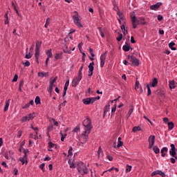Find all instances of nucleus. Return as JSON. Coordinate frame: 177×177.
Segmentation results:
<instances>
[{
    "instance_id": "obj_2",
    "label": "nucleus",
    "mask_w": 177,
    "mask_h": 177,
    "mask_svg": "<svg viewBox=\"0 0 177 177\" xmlns=\"http://www.w3.org/2000/svg\"><path fill=\"white\" fill-rule=\"evenodd\" d=\"M83 126L84 127V131H91L92 129V121L91 118H87L86 120L83 121Z\"/></svg>"
},
{
    "instance_id": "obj_55",
    "label": "nucleus",
    "mask_w": 177,
    "mask_h": 177,
    "mask_svg": "<svg viewBox=\"0 0 177 177\" xmlns=\"http://www.w3.org/2000/svg\"><path fill=\"white\" fill-rule=\"evenodd\" d=\"M89 53L91 54V56H92V57H95V54H93V49L89 48Z\"/></svg>"
},
{
    "instance_id": "obj_6",
    "label": "nucleus",
    "mask_w": 177,
    "mask_h": 177,
    "mask_svg": "<svg viewBox=\"0 0 177 177\" xmlns=\"http://www.w3.org/2000/svg\"><path fill=\"white\" fill-rule=\"evenodd\" d=\"M131 22L133 24V28L135 29L138 27V24H140V20L136 18V16L131 17Z\"/></svg>"
},
{
    "instance_id": "obj_36",
    "label": "nucleus",
    "mask_w": 177,
    "mask_h": 177,
    "mask_svg": "<svg viewBox=\"0 0 177 177\" xmlns=\"http://www.w3.org/2000/svg\"><path fill=\"white\" fill-rule=\"evenodd\" d=\"M22 122H27V121H30V119L28 118V116H24V118H21Z\"/></svg>"
},
{
    "instance_id": "obj_34",
    "label": "nucleus",
    "mask_w": 177,
    "mask_h": 177,
    "mask_svg": "<svg viewBox=\"0 0 177 177\" xmlns=\"http://www.w3.org/2000/svg\"><path fill=\"white\" fill-rule=\"evenodd\" d=\"M117 110V104H115L113 107L111 109V115H113L114 113Z\"/></svg>"
},
{
    "instance_id": "obj_39",
    "label": "nucleus",
    "mask_w": 177,
    "mask_h": 177,
    "mask_svg": "<svg viewBox=\"0 0 177 177\" xmlns=\"http://www.w3.org/2000/svg\"><path fill=\"white\" fill-rule=\"evenodd\" d=\"M133 113V107H131V108L129 109V112H128V114H127L128 118H129V117H131V115H132Z\"/></svg>"
},
{
    "instance_id": "obj_60",
    "label": "nucleus",
    "mask_w": 177,
    "mask_h": 177,
    "mask_svg": "<svg viewBox=\"0 0 177 177\" xmlns=\"http://www.w3.org/2000/svg\"><path fill=\"white\" fill-rule=\"evenodd\" d=\"M131 44L136 43V41H135V38H133V36H131Z\"/></svg>"
},
{
    "instance_id": "obj_26",
    "label": "nucleus",
    "mask_w": 177,
    "mask_h": 177,
    "mask_svg": "<svg viewBox=\"0 0 177 177\" xmlns=\"http://www.w3.org/2000/svg\"><path fill=\"white\" fill-rule=\"evenodd\" d=\"M35 104H37V105L41 104V98L39 97V96H37V97H35Z\"/></svg>"
},
{
    "instance_id": "obj_8",
    "label": "nucleus",
    "mask_w": 177,
    "mask_h": 177,
    "mask_svg": "<svg viewBox=\"0 0 177 177\" xmlns=\"http://www.w3.org/2000/svg\"><path fill=\"white\" fill-rule=\"evenodd\" d=\"M82 80V76L77 75V77L74 78L72 81V86L75 88L78 84H80V82Z\"/></svg>"
},
{
    "instance_id": "obj_25",
    "label": "nucleus",
    "mask_w": 177,
    "mask_h": 177,
    "mask_svg": "<svg viewBox=\"0 0 177 177\" xmlns=\"http://www.w3.org/2000/svg\"><path fill=\"white\" fill-rule=\"evenodd\" d=\"M98 157H103V150H102V147H100L97 151Z\"/></svg>"
},
{
    "instance_id": "obj_20",
    "label": "nucleus",
    "mask_w": 177,
    "mask_h": 177,
    "mask_svg": "<svg viewBox=\"0 0 177 177\" xmlns=\"http://www.w3.org/2000/svg\"><path fill=\"white\" fill-rule=\"evenodd\" d=\"M56 81H57V77H55L54 79L52 80V78H50V85L51 86H56V85H55V82H56Z\"/></svg>"
},
{
    "instance_id": "obj_51",
    "label": "nucleus",
    "mask_w": 177,
    "mask_h": 177,
    "mask_svg": "<svg viewBox=\"0 0 177 177\" xmlns=\"http://www.w3.org/2000/svg\"><path fill=\"white\" fill-rule=\"evenodd\" d=\"M64 53H71V50H68V47L66 46L65 49H64Z\"/></svg>"
},
{
    "instance_id": "obj_61",
    "label": "nucleus",
    "mask_w": 177,
    "mask_h": 177,
    "mask_svg": "<svg viewBox=\"0 0 177 177\" xmlns=\"http://www.w3.org/2000/svg\"><path fill=\"white\" fill-rule=\"evenodd\" d=\"M170 160L171 164H175V162H176V161L175 160V158H170Z\"/></svg>"
},
{
    "instance_id": "obj_13",
    "label": "nucleus",
    "mask_w": 177,
    "mask_h": 177,
    "mask_svg": "<svg viewBox=\"0 0 177 177\" xmlns=\"http://www.w3.org/2000/svg\"><path fill=\"white\" fill-rule=\"evenodd\" d=\"M89 133H91V131L85 130L82 134V136L84 142H86V140H88V135H89Z\"/></svg>"
},
{
    "instance_id": "obj_28",
    "label": "nucleus",
    "mask_w": 177,
    "mask_h": 177,
    "mask_svg": "<svg viewBox=\"0 0 177 177\" xmlns=\"http://www.w3.org/2000/svg\"><path fill=\"white\" fill-rule=\"evenodd\" d=\"M63 55V53H56L55 55V59L56 60H59V59H62V55Z\"/></svg>"
},
{
    "instance_id": "obj_4",
    "label": "nucleus",
    "mask_w": 177,
    "mask_h": 177,
    "mask_svg": "<svg viewBox=\"0 0 177 177\" xmlns=\"http://www.w3.org/2000/svg\"><path fill=\"white\" fill-rule=\"evenodd\" d=\"M171 149L169 150V155L175 158V160H177V156H176V147H175V145L171 144L170 145Z\"/></svg>"
},
{
    "instance_id": "obj_43",
    "label": "nucleus",
    "mask_w": 177,
    "mask_h": 177,
    "mask_svg": "<svg viewBox=\"0 0 177 177\" xmlns=\"http://www.w3.org/2000/svg\"><path fill=\"white\" fill-rule=\"evenodd\" d=\"M9 156H10V151H8L7 153H6L4 157L6 158V160H9Z\"/></svg>"
},
{
    "instance_id": "obj_27",
    "label": "nucleus",
    "mask_w": 177,
    "mask_h": 177,
    "mask_svg": "<svg viewBox=\"0 0 177 177\" xmlns=\"http://www.w3.org/2000/svg\"><path fill=\"white\" fill-rule=\"evenodd\" d=\"M109 110H110V104H109V103H108V104L105 106V107H104V113L106 114V113H107V111H109Z\"/></svg>"
},
{
    "instance_id": "obj_42",
    "label": "nucleus",
    "mask_w": 177,
    "mask_h": 177,
    "mask_svg": "<svg viewBox=\"0 0 177 177\" xmlns=\"http://www.w3.org/2000/svg\"><path fill=\"white\" fill-rule=\"evenodd\" d=\"M68 163L70 165V168H76L77 167V166H75V165H74L73 163H71V160H69L68 161Z\"/></svg>"
},
{
    "instance_id": "obj_19",
    "label": "nucleus",
    "mask_w": 177,
    "mask_h": 177,
    "mask_svg": "<svg viewBox=\"0 0 177 177\" xmlns=\"http://www.w3.org/2000/svg\"><path fill=\"white\" fill-rule=\"evenodd\" d=\"M10 104V100H8L6 101V105L4 106V111H8V110L9 109V106Z\"/></svg>"
},
{
    "instance_id": "obj_49",
    "label": "nucleus",
    "mask_w": 177,
    "mask_h": 177,
    "mask_svg": "<svg viewBox=\"0 0 177 177\" xmlns=\"http://www.w3.org/2000/svg\"><path fill=\"white\" fill-rule=\"evenodd\" d=\"M31 57H32V54H31L30 53L26 54L25 56V59H31Z\"/></svg>"
},
{
    "instance_id": "obj_16",
    "label": "nucleus",
    "mask_w": 177,
    "mask_h": 177,
    "mask_svg": "<svg viewBox=\"0 0 177 177\" xmlns=\"http://www.w3.org/2000/svg\"><path fill=\"white\" fill-rule=\"evenodd\" d=\"M149 143H156V136H150L148 138Z\"/></svg>"
},
{
    "instance_id": "obj_23",
    "label": "nucleus",
    "mask_w": 177,
    "mask_h": 177,
    "mask_svg": "<svg viewBox=\"0 0 177 177\" xmlns=\"http://www.w3.org/2000/svg\"><path fill=\"white\" fill-rule=\"evenodd\" d=\"M35 57L36 61L38 63V57H39V50L35 49Z\"/></svg>"
},
{
    "instance_id": "obj_31",
    "label": "nucleus",
    "mask_w": 177,
    "mask_h": 177,
    "mask_svg": "<svg viewBox=\"0 0 177 177\" xmlns=\"http://www.w3.org/2000/svg\"><path fill=\"white\" fill-rule=\"evenodd\" d=\"M147 96H150L151 95V89H150V85H147Z\"/></svg>"
},
{
    "instance_id": "obj_40",
    "label": "nucleus",
    "mask_w": 177,
    "mask_h": 177,
    "mask_svg": "<svg viewBox=\"0 0 177 177\" xmlns=\"http://www.w3.org/2000/svg\"><path fill=\"white\" fill-rule=\"evenodd\" d=\"M132 170V166H129V165H127L126 167V172H131V171Z\"/></svg>"
},
{
    "instance_id": "obj_5",
    "label": "nucleus",
    "mask_w": 177,
    "mask_h": 177,
    "mask_svg": "<svg viewBox=\"0 0 177 177\" xmlns=\"http://www.w3.org/2000/svg\"><path fill=\"white\" fill-rule=\"evenodd\" d=\"M75 15L73 16V21L75 23V24L76 26H77V27H79V28H82V24H81V23H80V17L78 16V13L77 12H75Z\"/></svg>"
},
{
    "instance_id": "obj_63",
    "label": "nucleus",
    "mask_w": 177,
    "mask_h": 177,
    "mask_svg": "<svg viewBox=\"0 0 177 177\" xmlns=\"http://www.w3.org/2000/svg\"><path fill=\"white\" fill-rule=\"evenodd\" d=\"M28 107H30V104L29 103L25 104V106H24L22 107V109H28Z\"/></svg>"
},
{
    "instance_id": "obj_21",
    "label": "nucleus",
    "mask_w": 177,
    "mask_h": 177,
    "mask_svg": "<svg viewBox=\"0 0 177 177\" xmlns=\"http://www.w3.org/2000/svg\"><path fill=\"white\" fill-rule=\"evenodd\" d=\"M174 46H175V42L171 41L169 44V47L170 48V49H171V50H176V48Z\"/></svg>"
},
{
    "instance_id": "obj_17",
    "label": "nucleus",
    "mask_w": 177,
    "mask_h": 177,
    "mask_svg": "<svg viewBox=\"0 0 177 177\" xmlns=\"http://www.w3.org/2000/svg\"><path fill=\"white\" fill-rule=\"evenodd\" d=\"M169 86L170 89H175L176 88V84H175V81H171L169 82Z\"/></svg>"
},
{
    "instance_id": "obj_14",
    "label": "nucleus",
    "mask_w": 177,
    "mask_h": 177,
    "mask_svg": "<svg viewBox=\"0 0 177 177\" xmlns=\"http://www.w3.org/2000/svg\"><path fill=\"white\" fill-rule=\"evenodd\" d=\"M149 86H152V88H156V86H157V85H158V79L157 78H153L152 80V82L149 84Z\"/></svg>"
},
{
    "instance_id": "obj_3",
    "label": "nucleus",
    "mask_w": 177,
    "mask_h": 177,
    "mask_svg": "<svg viewBox=\"0 0 177 177\" xmlns=\"http://www.w3.org/2000/svg\"><path fill=\"white\" fill-rule=\"evenodd\" d=\"M127 59L131 62L133 66H136V67L139 66V59H138L136 57L133 55H127Z\"/></svg>"
},
{
    "instance_id": "obj_59",
    "label": "nucleus",
    "mask_w": 177,
    "mask_h": 177,
    "mask_svg": "<svg viewBox=\"0 0 177 177\" xmlns=\"http://www.w3.org/2000/svg\"><path fill=\"white\" fill-rule=\"evenodd\" d=\"M48 147H50V149H52L55 147V144H53V142H48Z\"/></svg>"
},
{
    "instance_id": "obj_41",
    "label": "nucleus",
    "mask_w": 177,
    "mask_h": 177,
    "mask_svg": "<svg viewBox=\"0 0 177 177\" xmlns=\"http://www.w3.org/2000/svg\"><path fill=\"white\" fill-rule=\"evenodd\" d=\"M34 117H35V115L34 113H30L28 115V118L30 120H34Z\"/></svg>"
},
{
    "instance_id": "obj_47",
    "label": "nucleus",
    "mask_w": 177,
    "mask_h": 177,
    "mask_svg": "<svg viewBox=\"0 0 177 177\" xmlns=\"http://www.w3.org/2000/svg\"><path fill=\"white\" fill-rule=\"evenodd\" d=\"M38 77H40L41 78H44V77H45V73H44V72H39L38 73Z\"/></svg>"
},
{
    "instance_id": "obj_48",
    "label": "nucleus",
    "mask_w": 177,
    "mask_h": 177,
    "mask_svg": "<svg viewBox=\"0 0 177 177\" xmlns=\"http://www.w3.org/2000/svg\"><path fill=\"white\" fill-rule=\"evenodd\" d=\"M68 156H73V147H70L68 152Z\"/></svg>"
},
{
    "instance_id": "obj_18",
    "label": "nucleus",
    "mask_w": 177,
    "mask_h": 177,
    "mask_svg": "<svg viewBox=\"0 0 177 177\" xmlns=\"http://www.w3.org/2000/svg\"><path fill=\"white\" fill-rule=\"evenodd\" d=\"M19 161L22 162V165H24V164H27L28 162L27 161V157L26 156H24V157H21L19 158Z\"/></svg>"
},
{
    "instance_id": "obj_24",
    "label": "nucleus",
    "mask_w": 177,
    "mask_h": 177,
    "mask_svg": "<svg viewBox=\"0 0 177 177\" xmlns=\"http://www.w3.org/2000/svg\"><path fill=\"white\" fill-rule=\"evenodd\" d=\"M153 150L155 154H158L160 153V148L158 146H153Z\"/></svg>"
},
{
    "instance_id": "obj_32",
    "label": "nucleus",
    "mask_w": 177,
    "mask_h": 177,
    "mask_svg": "<svg viewBox=\"0 0 177 177\" xmlns=\"http://www.w3.org/2000/svg\"><path fill=\"white\" fill-rule=\"evenodd\" d=\"M46 55L48 57H52L53 56V54L52 53V49L47 50Z\"/></svg>"
},
{
    "instance_id": "obj_52",
    "label": "nucleus",
    "mask_w": 177,
    "mask_h": 177,
    "mask_svg": "<svg viewBox=\"0 0 177 177\" xmlns=\"http://www.w3.org/2000/svg\"><path fill=\"white\" fill-rule=\"evenodd\" d=\"M24 66H25V67H30V61H26V62L23 63Z\"/></svg>"
},
{
    "instance_id": "obj_58",
    "label": "nucleus",
    "mask_w": 177,
    "mask_h": 177,
    "mask_svg": "<svg viewBox=\"0 0 177 177\" xmlns=\"http://www.w3.org/2000/svg\"><path fill=\"white\" fill-rule=\"evenodd\" d=\"M17 78H18L17 75H15L14 76V78L12 79V82H17Z\"/></svg>"
},
{
    "instance_id": "obj_38",
    "label": "nucleus",
    "mask_w": 177,
    "mask_h": 177,
    "mask_svg": "<svg viewBox=\"0 0 177 177\" xmlns=\"http://www.w3.org/2000/svg\"><path fill=\"white\" fill-rule=\"evenodd\" d=\"M84 68V64L82 65V66L80 68L78 75H80V77H82V70Z\"/></svg>"
},
{
    "instance_id": "obj_7",
    "label": "nucleus",
    "mask_w": 177,
    "mask_h": 177,
    "mask_svg": "<svg viewBox=\"0 0 177 177\" xmlns=\"http://www.w3.org/2000/svg\"><path fill=\"white\" fill-rule=\"evenodd\" d=\"M107 55V51L102 54L100 56V67L103 68L104 67V63H106V57Z\"/></svg>"
},
{
    "instance_id": "obj_29",
    "label": "nucleus",
    "mask_w": 177,
    "mask_h": 177,
    "mask_svg": "<svg viewBox=\"0 0 177 177\" xmlns=\"http://www.w3.org/2000/svg\"><path fill=\"white\" fill-rule=\"evenodd\" d=\"M42 44V42L39 41H36V48L37 50L41 49V45Z\"/></svg>"
},
{
    "instance_id": "obj_22",
    "label": "nucleus",
    "mask_w": 177,
    "mask_h": 177,
    "mask_svg": "<svg viewBox=\"0 0 177 177\" xmlns=\"http://www.w3.org/2000/svg\"><path fill=\"white\" fill-rule=\"evenodd\" d=\"M123 50H124V52H129L130 49H131V46H129V45L126 44L124 46H123L122 47Z\"/></svg>"
},
{
    "instance_id": "obj_9",
    "label": "nucleus",
    "mask_w": 177,
    "mask_h": 177,
    "mask_svg": "<svg viewBox=\"0 0 177 177\" xmlns=\"http://www.w3.org/2000/svg\"><path fill=\"white\" fill-rule=\"evenodd\" d=\"M84 104H93L95 103V99L93 97H87L82 100Z\"/></svg>"
},
{
    "instance_id": "obj_1",
    "label": "nucleus",
    "mask_w": 177,
    "mask_h": 177,
    "mask_svg": "<svg viewBox=\"0 0 177 177\" xmlns=\"http://www.w3.org/2000/svg\"><path fill=\"white\" fill-rule=\"evenodd\" d=\"M76 168L80 175H84V174L85 175L88 174V168L86 167V165H85L84 162H77Z\"/></svg>"
},
{
    "instance_id": "obj_35",
    "label": "nucleus",
    "mask_w": 177,
    "mask_h": 177,
    "mask_svg": "<svg viewBox=\"0 0 177 177\" xmlns=\"http://www.w3.org/2000/svg\"><path fill=\"white\" fill-rule=\"evenodd\" d=\"M50 24V18H48L46 21V24L44 25V27L46 28H48V26Z\"/></svg>"
},
{
    "instance_id": "obj_33",
    "label": "nucleus",
    "mask_w": 177,
    "mask_h": 177,
    "mask_svg": "<svg viewBox=\"0 0 177 177\" xmlns=\"http://www.w3.org/2000/svg\"><path fill=\"white\" fill-rule=\"evenodd\" d=\"M68 85H70V81H66L65 83V86L64 87V91H67V89L68 88Z\"/></svg>"
},
{
    "instance_id": "obj_37",
    "label": "nucleus",
    "mask_w": 177,
    "mask_h": 177,
    "mask_svg": "<svg viewBox=\"0 0 177 177\" xmlns=\"http://www.w3.org/2000/svg\"><path fill=\"white\" fill-rule=\"evenodd\" d=\"M120 28H121L122 31H123L124 35H125V32H124V31H126V32L128 33V30H127V28H125V25H124V24L120 26Z\"/></svg>"
},
{
    "instance_id": "obj_30",
    "label": "nucleus",
    "mask_w": 177,
    "mask_h": 177,
    "mask_svg": "<svg viewBox=\"0 0 177 177\" xmlns=\"http://www.w3.org/2000/svg\"><path fill=\"white\" fill-rule=\"evenodd\" d=\"M168 129H169V131H171V129H174V122H168Z\"/></svg>"
},
{
    "instance_id": "obj_46",
    "label": "nucleus",
    "mask_w": 177,
    "mask_h": 177,
    "mask_svg": "<svg viewBox=\"0 0 177 177\" xmlns=\"http://www.w3.org/2000/svg\"><path fill=\"white\" fill-rule=\"evenodd\" d=\"M118 42H120L122 39V34L119 33L118 37L116 38Z\"/></svg>"
},
{
    "instance_id": "obj_11",
    "label": "nucleus",
    "mask_w": 177,
    "mask_h": 177,
    "mask_svg": "<svg viewBox=\"0 0 177 177\" xmlns=\"http://www.w3.org/2000/svg\"><path fill=\"white\" fill-rule=\"evenodd\" d=\"M156 175H160L162 177H165V173H164L161 170H156L154 171L152 174H151V176H156Z\"/></svg>"
},
{
    "instance_id": "obj_10",
    "label": "nucleus",
    "mask_w": 177,
    "mask_h": 177,
    "mask_svg": "<svg viewBox=\"0 0 177 177\" xmlns=\"http://www.w3.org/2000/svg\"><path fill=\"white\" fill-rule=\"evenodd\" d=\"M93 66H95L94 62L90 63L88 65V77H92V75H93V70L95 68Z\"/></svg>"
},
{
    "instance_id": "obj_45",
    "label": "nucleus",
    "mask_w": 177,
    "mask_h": 177,
    "mask_svg": "<svg viewBox=\"0 0 177 177\" xmlns=\"http://www.w3.org/2000/svg\"><path fill=\"white\" fill-rule=\"evenodd\" d=\"M53 91V86H49L48 88V92H49L50 95H52V91Z\"/></svg>"
},
{
    "instance_id": "obj_12",
    "label": "nucleus",
    "mask_w": 177,
    "mask_h": 177,
    "mask_svg": "<svg viewBox=\"0 0 177 177\" xmlns=\"http://www.w3.org/2000/svg\"><path fill=\"white\" fill-rule=\"evenodd\" d=\"M161 5H162V3L158 2L156 4L151 6L150 9L151 10H157L160 8V6H161Z\"/></svg>"
},
{
    "instance_id": "obj_57",
    "label": "nucleus",
    "mask_w": 177,
    "mask_h": 177,
    "mask_svg": "<svg viewBox=\"0 0 177 177\" xmlns=\"http://www.w3.org/2000/svg\"><path fill=\"white\" fill-rule=\"evenodd\" d=\"M73 132H76V133L80 132V127H76L73 130Z\"/></svg>"
},
{
    "instance_id": "obj_64",
    "label": "nucleus",
    "mask_w": 177,
    "mask_h": 177,
    "mask_svg": "<svg viewBox=\"0 0 177 177\" xmlns=\"http://www.w3.org/2000/svg\"><path fill=\"white\" fill-rule=\"evenodd\" d=\"M27 153H28V149H24V156H26V157H27Z\"/></svg>"
},
{
    "instance_id": "obj_62",
    "label": "nucleus",
    "mask_w": 177,
    "mask_h": 177,
    "mask_svg": "<svg viewBox=\"0 0 177 177\" xmlns=\"http://www.w3.org/2000/svg\"><path fill=\"white\" fill-rule=\"evenodd\" d=\"M118 16H119L120 19H122V13L121 12H118Z\"/></svg>"
},
{
    "instance_id": "obj_54",
    "label": "nucleus",
    "mask_w": 177,
    "mask_h": 177,
    "mask_svg": "<svg viewBox=\"0 0 177 177\" xmlns=\"http://www.w3.org/2000/svg\"><path fill=\"white\" fill-rule=\"evenodd\" d=\"M123 145L124 142H122V141H119L117 145L118 149H120V147H122Z\"/></svg>"
},
{
    "instance_id": "obj_53",
    "label": "nucleus",
    "mask_w": 177,
    "mask_h": 177,
    "mask_svg": "<svg viewBox=\"0 0 177 177\" xmlns=\"http://www.w3.org/2000/svg\"><path fill=\"white\" fill-rule=\"evenodd\" d=\"M137 131H140V127H135L133 128V132H137Z\"/></svg>"
},
{
    "instance_id": "obj_15",
    "label": "nucleus",
    "mask_w": 177,
    "mask_h": 177,
    "mask_svg": "<svg viewBox=\"0 0 177 177\" xmlns=\"http://www.w3.org/2000/svg\"><path fill=\"white\" fill-rule=\"evenodd\" d=\"M161 157H165L166 154L165 153H168V148L167 147H163L161 151Z\"/></svg>"
},
{
    "instance_id": "obj_44",
    "label": "nucleus",
    "mask_w": 177,
    "mask_h": 177,
    "mask_svg": "<svg viewBox=\"0 0 177 177\" xmlns=\"http://www.w3.org/2000/svg\"><path fill=\"white\" fill-rule=\"evenodd\" d=\"M140 24H142V26H145L146 24V21H145V18H140Z\"/></svg>"
},
{
    "instance_id": "obj_50",
    "label": "nucleus",
    "mask_w": 177,
    "mask_h": 177,
    "mask_svg": "<svg viewBox=\"0 0 177 177\" xmlns=\"http://www.w3.org/2000/svg\"><path fill=\"white\" fill-rule=\"evenodd\" d=\"M98 30L100 32V35L102 38H104V33L103 32V31L102 30V28H98Z\"/></svg>"
},
{
    "instance_id": "obj_56",
    "label": "nucleus",
    "mask_w": 177,
    "mask_h": 177,
    "mask_svg": "<svg viewBox=\"0 0 177 177\" xmlns=\"http://www.w3.org/2000/svg\"><path fill=\"white\" fill-rule=\"evenodd\" d=\"M61 135H62L61 140L62 142H64V139H66L67 134H65V136H64L63 133H61Z\"/></svg>"
}]
</instances>
